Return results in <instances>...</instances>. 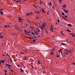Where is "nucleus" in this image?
Returning a JSON list of instances; mask_svg holds the SVG:
<instances>
[{"instance_id":"obj_1","label":"nucleus","mask_w":75,"mask_h":75,"mask_svg":"<svg viewBox=\"0 0 75 75\" xmlns=\"http://www.w3.org/2000/svg\"><path fill=\"white\" fill-rule=\"evenodd\" d=\"M42 13H45L46 11H45V10L44 9L42 8Z\"/></svg>"},{"instance_id":"obj_2","label":"nucleus","mask_w":75,"mask_h":75,"mask_svg":"<svg viewBox=\"0 0 75 75\" xmlns=\"http://www.w3.org/2000/svg\"><path fill=\"white\" fill-rule=\"evenodd\" d=\"M53 29H54L53 28H50V31H52V32H53Z\"/></svg>"},{"instance_id":"obj_3","label":"nucleus","mask_w":75,"mask_h":75,"mask_svg":"<svg viewBox=\"0 0 75 75\" xmlns=\"http://www.w3.org/2000/svg\"><path fill=\"white\" fill-rule=\"evenodd\" d=\"M18 21H19V22H21V21H22V19H21V18H18Z\"/></svg>"},{"instance_id":"obj_4","label":"nucleus","mask_w":75,"mask_h":75,"mask_svg":"<svg viewBox=\"0 0 75 75\" xmlns=\"http://www.w3.org/2000/svg\"><path fill=\"white\" fill-rule=\"evenodd\" d=\"M6 65L8 67H11V65H9V64H6Z\"/></svg>"},{"instance_id":"obj_5","label":"nucleus","mask_w":75,"mask_h":75,"mask_svg":"<svg viewBox=\"0 0 75 75\" xmlns=\"http://www.w3.org/2000/svg\"><path fill=\"white\" fill-rule=\"evenodd\" d=\"M6 65L8 67H11V65H9V64H6Z\"/></svg>"},{"instance_id":"obj_6","label":"nucleus","mask_w":75,"mask_h":75,"mask_svg":"<svg viewBox=\"0 0 75 75\" xmlns=\"http://www.w3.org/2000/svg\"><path fill=\"white\" fill-rule=\"evenodd\" d=\"M64 10L65 13H68V10H67L66 11L65 9H64Z\"/></svg>"},{"instance_id":"obj_7","label":"nucleus","mask_w":75,"mask_h":75,"mask_svg":"<svg viewBox=\"0 0 75 75\" xmlns=\"http://www.w3.org/2000/svg\"><path fill=\"white\" fill-rule=\"evenodd\" d=\"M61 44L62 45H67V44L65 43H61Z\"/></svg>"},{"instance_id":"obj_8","label":"nucleus","mask_w":75,"mask_h":75,"mask_svg":"<svg viewBox=\"0 0 75 75\" xmlns=\"http://www.w3.org/2000/svg\"><path fill=\"white\" fill-rule=\"evenodd\" d=\"M46 24V23H44V24H42V27H45V25Z\"/></svg>"},{"instance_id":"obj_9","label":"nucleus","mask_w":75,"mask_h":75,"mask_svg":"<svg viewBox=\"0 0 75 75\" xmlns=\"http://www.w3.org/2000/svg\"><path fill=\"white\" fill-rule=\"evenodd\" d=\"M68 25L69 27H72V25H71V24H68Z\"/></svg>"},{"instance_id":"obj_10","label":"nucleus","mask_w":75,"mask_h":75,"mask_svg":"<svg viewBox=\"0 0 75 75\" xmlns=\"http://www.w3.org/2000/svg\"><path fill=\"white\" fill-rule=\"evenodd\" d=\"M24 59H25V60H27V59H28V58H27L25 57H24Z\"/></svg>"},{"instance_id":"obj_11","label":"nucleus","mask_w":75,"mask_h":75,"mask_svg":"<svg viewBox=\"0 0 75 75\" xmlns=\"http://www.w3.org/2000/svg\"><path fill=\"white\" fill-rule=\"evenodd\" d=\"M38 64H41V63H40V61L39 60H38Z\"/></svg>"},{"instance_id":"obj_12","label":"nucleus","mask_w":75,"mask_h":75,"mask_svg":"<svg viewBox=\"0 0 75 75\" xmlns=\"http://www.w3.org/2000/svg\"><path fill=\"white\" fill-rule=\"evenodd\" d=\"M3 10V8H1V9H0V12H1V11H2Z\"/></svg>"},{"instance_id":"obj_13","label":"nucleus","mask_w":75,"mask_h":75,"mask_svg":"<svg viewBox=\"0 0 75 75\" xmlns=\"http://www.w3.org/2000/svg\"><path fill=\"white\" fill-rule=\"evenodd\" d=\"M0 14L3 15V12H0Z\"/></svg>"},{"instance_id":"obj_14","label":"nucleus","mask_w":75,"mask_h":75,"mask_svg":"<svg viewBox=\"0 0 75 75\" xmlns=\"http://www.w3.org/2000/svg\"><path fill=\"white\" fill-rule=\"evenodd\" d=\"M62 7H63L64 8H65V7H66V5L64 4L62 6Z\"/></svg>"},{"instance_id":"obj_15","label":"nucleus","mask_w":75,"mask_h":75,"mask_svg":"<svg viewBox=\"0 0 75 75\" xmlns=\"http://www.w3.org/2000/svg\"><path fill=\"white\" fill-rule=\"evenodd\" d=\"M67 31H68V32H69V33L71 32V30H69V29H67Z\"/></svg>"},{"instance_id":"obj_16","label":"nucleus","mask_w":75,"mask_h":75,"mask_svg":"<svg viewBox=\"0 0 75 75\" xmlns=\"http://www.w3.org/2000/svg\"><path fill=\"white\" fill-rule=\"evenodd\" d=\"M36 12L37 13V14H40V12H39V11H36Z\"/></svg>"},{"instance_id":"obj_17","label":"nucleus","mask_w":75,"mask_h":75,"mask_svg":"<svg viewBox=\"0 0 75 75\" xmlns=\"http://www.w3.org/2000/svg\"><path fill=\"white\" fill-rule=\"evenodd\" d=\"M50 52V55H54V53L52 52Z\"/></svg>"},{"instance_id":"obj_18","label":"nucleus","mask_w":75,"mask_h":75,"mask_svg":"<svg viewBox=\"0 0 75 75\" xmlns=\"http://www.w3.org/2000/svg\"><path fill=\"white\" fill-rule=\"evenodd\" d=\"M1 62H2V63L3 64H4V60H1Z\"/></svg>"},{"instance_id":"obj_19","label":"nucleus","mask_w":75,"mask_h":75,"mask_svg":"<svg viewBox=\"0 0 75 75\" xmlns=\"http://www.w3.org/2000/svg\"><path fill=\"white\" fill-rule=\"evenodd\" d=\"M4 27H5V28H7V27H8V26L7 25H5L4 26Z\"/></svg>"},{"instance_id":"obj_20","label":"nucleus","mask_w":75,"mask_h":75,"mask_svg":"<svg viewBox=\"0 0 75 75\" xmlns=\"http://www.w3.org/2000/svg\"><path fill=\"white\" fill-rule=\"evenodd\" d=\"M49 13H50V12L49 11H48L47 12V15H49Z\"/></svg>"},{"instance_id":"obj_21","label":"nucleus","mask_w":75,"mask_h":75,"mask_svg":"<svg viewBox=\"0 0 75 75\" xmlns=\"http://www.w3.org/2000/svg\"><path fill=\"white\" fill-rule=\"evenodd\" d=\"M24 31L25 32V33H27V30H25V29L24 30Z\"/></svg>"},{"instance_id":"obj_22","label":"nucleus","mask_w":75,"mask_h":75,"mask_svg":"<svg viewBox=\"0 0 75 75\" xmlns=\"http://www.w3.org/2000/svg\"><path fill=\"white\" fill-rule=\"evenodd\" d=\"M33 6H34V7H35V8H37V6H35V5H33Z\"/></svg>"},{"instance_id":"obj_23","label":"nucleus","mask_w":75,"mask_h":75,"mask_svg":"<svg viewBox=\"0 0 75 75\" xmlns=\"http://www.w3.org/2000/svg\"><path fill=\"white\" fill-rule=\"evenodd\" d=\"M20 70L21 71V72H23V70L22 69H21Z\"/></svg>"},{"instance_id":"obj_24","label":"nucleus","mask_w":75,"mask_h":75,"mask_svg":"<svg viewBox=\"0 0 75 75\" xmlns=\"http://www.w3.org/2000/svg\"><path fill=\"white\" fill-rule=\"evenodd\" d=\"M21 1H17L16 2V3H18V2H21Z\"/></svg>"},{"instance_id":"obj_25","label":"nucleus","mask_w":75,"mask_h":75,"mask_svg":"<svg viewBox=\"0 0 75 75\" xmlns=\"http://www.w3.org/2000/svg\"><path fill=\"white\" fill-rule=\"evenodd\" d=\"M38 33H39V32H40V29H38Z\"/></svg>"},{"instance_id":"obj_26","label":"nucleus","mask_w":75,"mask_h":75,"mask_svg":"<svg viewBox=\"0 0 75 75\" xmlns=\"http://www.w3.org/2000/svg\"><path fill=\"white\" fill-rule=\"evenodd\" d=\"M25 37H26V38H30V39H31V37H27V36H26Z\"/></svg>"},{"instance_id":"obj_27","label":"nucleus","mask_w":75,"mask_h":75,"mask_svg":"<svg viewBox=\"0 0 75 75\" xmlns=\"http://www.w3.org/2000/svg\"><path fill=\"white\" fill-rule=\"evenodd\" d=\"M62 14L63 16H64V15H65V13H64L63 12H62Z\"/></svg>"},{"instance_id":"obj_28","label":"nucleus","mask_w":75,"mask_h":75,"mask_svg":"<svg viewBox=\"0 0 75 75\" xmlns=\"http://www.w3.org/2000/svg\"><path fill=\"white\" fill-rule=\"evenodd\" d=\"M33 14V13H28V14H27L26 15L27 16H28V15H29V14Z\"/></svg>"},{"instance_id":"obj_29","label":"nucleus","mask_w":75,"mask_h":75,"mask_svg":"<svg viewBox=\"0 0 75 75\" xmlns=\"http://www.w3.org/2000/svg\"><path fill=\"white\" fill-rule=\"evenodd\" d=\"M57 21L58 23H59V22H60V21H59V19H57Z\"/></svg>"},{"instance_id":"obj_30","label":"nucleus","mask_w":75,"mask_h":75,"mask_svg":"<svg viewBox=\"0 0 75 75\" xmlns=\"http://www.w3.org/2000/svg\"><path fill=\"white\" fill-rule=\"evenodd\" d=\"M3 35L0 36V38H3Z\"/></svg>"},{"instance_id":"obj_31","label":"nucleus","mask_w":75,"mask_h":75,"mask_svg":"<svg viewBox=\"0 0 75 75\" xmlns=\"http://www.w3.org/2000/svg\"><path fill=\"white\" fill-rule=\"evenodd\" d=\"M59 3H61L62 1V0H59Z\"/></svg>"},{"instance_id":"obj_32","label":"nucleus","mask_w":75,"mask_h":75,"mask_svg":"<svg viewBox=\"0 0 75 75\" xmlns=\"http://www.w3.org/2000/svg\"><path fill=\"white\" fill-rule=\"evenodd\" d=\"M30 28H31V29H34V28H33V26L32 27H30Z\"/></svg>"},{"instance_id":"obj_33","label":"nucleus","mask_w":75,"mask_h":75,"mask_svg":"<svg viewBox=\"0 0 75 75\" xmlns=\"http://www.w3.org/2000/svg\"><path fill=\"white\" fill-rule=\"evenodd\" d=\"M49 5H50V6H51V2H50Z\"/></svg>"},{"instance_id":"obj_34","label":"nucleus","mask_w":75,"mask_h":75,"mask_svg":"<svg viewBox=\"0 0 75 75\" xmlns=\"http://www.w3.org/2000/svg\"><path fill=\"white\" fill-rule=\"evenodd\" d=\"M64 17L66 18H67V15H64Z\"/></svg>"},{"instance_id":"obj_35","label":"nucleus","mask_w":75,"mask_h":75,"mask_svg":"<svg viewBox=\"0 0 75 75\" xmlns=\"http://www.w3.org/2000/svg\"><path fill=\"white\" fill-rule=\"evenodd\" d=\"M18 26H16V28L17 29V30H18Z\"/></svg>"},{"instance_id":"obj_36","label":"nucleus","mask_w":75,"mask_h":75,"mask_svg":"<svg viewBox=\"0 0 75 75\" xmlns=\"http://www.w3.org/2000/svg\"><path fill=\"white\" fill-rule=\"evenodd\" d=\"M61 55H62V57H64V56H63V54L62 53H61Z\"/></svg>"},{"instance_id":"obj_37","label":"nucleus","mask_w":75,"mask_h":75,"mask_svg":"<svg viewBox=\"0 0 75 75\" xmlns=\"http://www.w3.org/2000/svg\"><path fill=\"white\" fill-rule=\"evenodd\" d=\"M17 26H18V25H15L14 27H17Z\"/></svg>"},{"instance_id":"obj_38","label":"nucleus","mask_w":75,"mask_h":75,"mask_svg":"<svg viewBox=\"0 0 75 75\" xmlns=\"http://www.w3.org/2000/svg\"><path fill=\"white\" fill-rule=\"evenodd\" d=\"M30 33V32H28L27 31V32H26V33H27V34H28V33Z\"/></svg>"},{"instance_id":"obj_39","label":"nucleus","mask_w":75,"mask_h":75,"mask_svg":"<svg viewBox=\"0 0 75 75\" xmlns=\"http://www.w3.org/2000/svg\"><path fill=\"white\" fill-rule=\"evenodd\" d=\"M64 19L65 20H66V21H68V19L66 18H64Z\"/></svg>"},{"instance_id":"obj_40","label":"nucleus","mask_w":75,"mask_h":75,"mask_svg":"<svg viewBox=\"0 0 75 75\" xmlns=\"http://www.w3.org/2000/svg\"><path fill=\"white\" fill-rule=\"evenodd\" d=\"M33 42H35L36 41L34 40H33Z\"/></svg>"},{"instance_id":"obj_41","label":"nucleus","mask_w":75,"mask_h":75,"mask_svg":"<svg viewBox=\"0 0 75 75\" xmlns=\"http://www.w3.org/2000/svg\"><path fill=\"white\" fill-rule=\"evenodd\" d=\"M70 35H73V34H74V33H70Z\"/></svg>"},{"instance_id":"obj_42","label":"nucleus","mask_w":75,"mask_h":75,"mask_svg":"<svg viewBox=\"0 0 75 75\" xmlns=\"http://www.w3.org/2000/svg\"><path fill=\"white\" fill-rule=\"evenodd\" d=\"M27 35H28V36H31V35L30 34H27Z\"/></svg>"},{"instance_id":"obj_43","label":"nucleus","mask_w":75,"mask_h":75,"mask_svg":"<svg viewBox=\"0 0 75 75\" xmlns=\"http://www.w3.org/2000/svg\"><path fill=\"white\" fill-rule=\"evenodd\" d=\"M10 60L11 62H12V61H11V59L10 58Z\"/></svg>"},{"instance_id":"obj_44","label":"nucleus","mask_w":75,"mask_h":75,"mask_svg":"<svg viewBox=\"0 0 75 75\" xmlns=\"http://www.w3.org/2000/svg\"><path fill=\"white\" fill-rule=\"evenodd\" d=\"M73 65H75V64L74 62H73Z\"/></svg>"},{"instance_id":"obj_45","label":"nucleus","mask_w":75,"mask_h":75,"mask_svg":"<svg viewBox=\"0 0 75 75\" xmlns=\"http://www.w3.org/2000/svg\"><path fill=\"white\" fill-rule=\"evenodd\" d=\"M59 51H62V49H59Z\"/></svg>"},{"instance_id":"obj_46","label":"nucleus","mask_w":75,"mask_h":75,"mask_svg":"<svg viewBox=\"0 0 75 75\" xmlns=\"http://www.w3.org/2000/svg\"><path fill=\"white\" fill-rule=\"evenodd\" d=\"M45 31L46 33H48V31H47V30H46Z\"/></svg>"},{"instance_id":"obj_47","label":"nucleus","mask_w":75,"mask_h":75,"mask_svg":"<svg viewBox=\"0 0 75 75\" xmlns=\"http://www.w3.org/2000/svg\"><path fill=\"white\" fill-rule=\"evenodd\" d=\"M59 57V55H57V58H58Z\"/></svg>"},{"instance_id":"obj_48","label":"nucleus","mask_w":75,"mask_h":75,"mask_svg":"<svg viewBox=\"0 0 75 75\" xmlns=\"http://www.w3.org/2000/svg\"><path fill=\"white\" fill-rule=\"evenodd\" d=\"M4 71L5 72H6V73H7V71H6V70H4Z\"/></svg>"},{"instance_id":"obj_49","label":"nucleus","mask_w":75,"mask_h":75,"mask_svg":"<svg viewBox=\"0 0 75 75\" xmlns=\"http://www.w3.org/2000/svg\"><path fill=\"white\" fill-rule=\"evenodd\" d=\"M35 33H36V34H38V33H37V32H35Z\"/></svg>"},{"instance_id":"obj_50","label":"nucleus","mask_w":75,"mask_h":75,"mask_svg":"<svg viewBox=\"0 0 75 75\" xmlns=\"http://www.w3.org/2000/svg\"><path fill=\"white\" fill-rule=\"evenodd\" d=\"M53 7V9H55V7H54V6H52Z\"/></svg>"},{"instance_id":"obj_51","label":"nucleus","mask_w":75,"mask_h":75,"mask_svg":"<svg viewBox=\"0 0 75 75\" xmlns=\"http://www.w3.org/2000/svg\"><path fill=\"white\" fill-rule=\"evenodd\" d=\"M42 28H43V27H41V29H42Z\"/></svg>"},{"instance_id":"obj_52","label":"nucleus","mask_w":75,"mask_h":75,"mask_svg":"<svg viewBox=\"0 0 75 75\" xmlns=\"http://www.w3.org/2000/svg\"><path fill=\"white\" fill-rule=\"evenodd\" d=\"M60 53H62V51H60Z\"/></svg>"},{"instance_id":"obj_53","label":"nucleus","mask_w":75,"mask_h":75,"mask_svg":"<svg viewBox=\"0 0 75 75\" xmlns=\"http://www.w3.org/2000/svg\"><path fill=\"white\" fill-rule=\"evenodd\" d=\"M65 51H67V52L68 50H67V49H66L65 50Z\"/></svg>"},{"instance_id":"obj_54","label":"nucleus","mask_w":75,"mask_h":75,"mask_svg":"<svg viewBox=\"0 0 75 75\" xmlns=\"http://www.w3.org/2000/svg\"><path fill=\"white\" fill-rule=\"evenodd\" d=\"M75 36V35H73L72 36V37H74Z\"/></svg>"},{"instance_id":"obj_55","label":"nucleus","mask_w":75,"mask_h":75,"mask_svg":"<svg viewBox=\"0 0 75 75\" xmlns=\"http://www.w3.org/2000/svg\"><path fill=\"white\" fill-rule=\"evenodd\" d=\"M62 17H63V18H64H64H64V16H62Z\"/></svg>"},{"instance_id":"obj_56","label":"nucleus","mask_w":75,"mask_h":75,"mask_svg":"<svg viewBox=\"0 0 75 75\" xmlns=\"http://www.w3.org/2000/svg\"><path fill=\"white\" fill-rule=\"evenodd\" d=\"M33 37H34V38H36V37H35V36H33Z\"/></svg>"},{"instance_id":"obj_57","label":"nucleus","mask_w":75,"mask_h":75,"mask_svg":"<svg viewBox=\"0 0 75 75\" xmlns=\"http://www.w3.org/2000/svg\"><path fill=\"white\" fill-rule=\"evenodd\" d=\"M34 39V38L33 37L31 38V39Z\"/></svg>"},{"instance_id":"obj_58","label":"nucleus","mask_w":75,"mask_h":75,"mask_svg":"<svg viewBox=\"0 0 75 75\" xmlns=\"http://www.w3.org/2000/svg\"><path fill=\"white\" fill-rule=\"evenodd\" d=\"M63 31H62L61 32V34H62V32H63Z\"/></svg>"},{"instance_id":"obj_59","label":"nucleus","mask_w":75,"mask_h":75,"mask_svg":"<svg viewBox=\"0 0 75 75\" xmlns=\"http://www.w3.org/2000/svg\"><path fill=\"white\" fill-rule=\"evenodd\" d=\"M10 71H12V72H13V71L12 70H10Z\"/></svg>"},{"instance_id":"obj_60","label":"nucleus","mask_w":75,"mask_h":75,"mask_svg":"<svg viewBox=\"0 0 75 75\" xmlns=\"http://www.w3.org/2000/svg\"><path fill=\"white\" fill-rule=\"evenodd\" d=\"M6 55H7V56H8V57H9V55H8V54H6Z\"/></svg>"},{"instance_id":"obj_61","label":"nucleus","mask_w":75,"mask_h":75,"mask_svg":"<svg viewBox=\"0 0 75 75\" xmlns=\"http://www.w3.org/2000/svg\"><path fill=\"white\" fill-rule=\"evenodd\" d=\"M69 52H72V51H71V50H70V51H69Z\"/></svg>"},{"instance_id":"obj_62","label":"nucleus","mask_w":75,"mask_h":75,"mask_svg":"<svg viewBox=\"0 0 75 75\" xmlns=\"http://www.w3.org/2000/svg\"><path fill=\"white\" fill-rule=\"evenodd\" d=\"M54 49H52V51H53V50H54Z\"/></svg>"},{"instance_id":"obj_63","label":"nucleus","mask_w":75,"mask_h":75,"mask_svg":"<svg viewBox=\"0 0 75 75\" xmlns=\"http://www.w3.org/2000/svg\"><path fill=\"white\" fill-rule=\"evenodd\" d=\"M9 27H10V26H8L7 28H8V27L9 28Z\"/></svg>"},{"instance_id":"obj_64","label":"nucleus","mask_w":75,"mask_h":75,"mask_svg":"<svg viewBox=\"0 0 75 75\" xmlns=\"http://www.w3.org/2000/svg\"><path fill=\"white\" fill-rule=\"evenodd\" d=\"M5 75H7V74H6V72H5Z\"/></svg>"}]
</instances>
